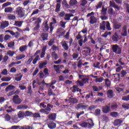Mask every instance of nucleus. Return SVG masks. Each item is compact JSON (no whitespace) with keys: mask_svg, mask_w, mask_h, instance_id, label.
<instances>
[{"mask_svg":"<svg viewBox=\"0 0 129 129\" xmlns=\"http://www.w3.org/2000/svg\"><path fill=\"white\" fill-rule=\"evenodd\" d=\"M28 46L27 45H22L19 47V51L20 52H24V51H27Z\"/></svg>","mask_w":129,"mask_h":129,"instance_id":"cd10ccee","label":"nucleus"},{"mask_svg":"<svg viewBox=\"0 0 129 129\" xmlns=\"http://www.w3.org/2000/svg\"><path fill=\"white\" fill-rule=\"evenodd\" d=\"M51 56L53 57V58H54L55 60H57V59L58 58V55L57 54V53H56V52L55 51L52 52Z\"/></svg>","mask_w":129,"mask_h":129,"instance_id":"13d9d810","label":"nucleus"},{"mask_svg":"<svg viewBox=\"0 0 129 129\" xmlns=\"http://www.w3.org/2000/svg\"><path fill=\"white\" fill-rule=\"evenodd\" d=\"M107 97L109 98H112L114 95H113V91L112 90H109L107 92Z\"/></svg>","mask_w":129,"mask_h":129,"instance_id":"6ab92c4d","label":"nucleus"},{"mask_svg":"<svg viewBox=\"0 0 129 129\" xmlns=\"http://www.w3.org/2000/svg\"><path fill=\"white\" fill-rule=\"evenodd\" d=\"M42 23V19H41L40 17L36 19V22H35L34 24L35 25H40V24Z\"/></svg>","mask_w":129,"mask_h":129,"instance_id":"3c124183","label":"nucleus"},{"mask_svg":"<svg viewBox=\"0 0 129 129\" xmlns=\"http://www.w3.org/2000/svg\"><path fill=\"white\" fill-rule=\"evenodd\" d=\"M77 86L80 87H83L84 86V83L82 82V81L78 80L76 82Z\"/></svg>","mask_w":129,"mask_h":129,"instance_id":"72a5a7b5","label":"nucleus"},{"mask_svg":"<svg viewBox=\"0 0 129 129\" xmlns=\"http://www.w3.org/2000/svg\"><path fill=\"white\" fill-rule=\"evenodd\" d=\"M48 37H49V33H42L40 35L42 41H48Z\"/></svg>","mask_w":129,"mask_h":129,"instance_id":"9d476101","label":"nucleus"},{"mask_svg":"<svg viewBox=\"0 0 129 129\" xmlns=\"http://www.w3.org/2000/svg\"><path fill=\"white\" fill-rule=\"evenodd\" d=\"M107 11V9L104 8V7H103L102 8V10H101V14L103 15L104 16H105L106 15V11Z\"/></svg>","mask_w":129,"mask_h":129,"instance_id":"bf43d9fd","label":"nucleus"},{"mask_svg":"<svg viewBox=\"0 0 129 129\" xmlns=\"http://www.w3.org/2000/svg\"><path fill=\"white\" fill-rule=\"evenodd\" d=\"M117 107V104L116 103H112L110 105V109H112V110H116Z\"/></svg>","mask_w":129,"mask_h":129,"instance_id":"b1692460","label":"nucleus"},{"mask_svg":"<svg viewBox=\"0 0 129 129\" xmlns=\"http://www.w3.org/2000/svg\"><path fill=\"white\" fill-rule=\"evenodd\" d=\"M16 88V86L10 85L7 86L5 89L6 92H9V91H12V90H14Z\"/></svg>","mask_w":129,"mask_h":129,"instance_id":"4468645a","label":"nucleus"},{"mask_svg":"<svg viewBox=\"0 0 129 129\" xmlns=\"http://www.w3.org/2000/svg\"><path fill=\"white\" fill-rule=\"evenodd\" d=\"M122 108L124 109H129V103H125L122 105Z\"/></svg>","mask_w":129,"mask_h":129,"instance_id":"e2e57ef3","label":"nucleus"},{"mask_svg":"<svg viewBox=\"0 0 129 129\" xmlns=\"http://www.w3.org/2000/svg\"><path fill=\"white\" fill-rule=\"evenodd\" d=\"M46 50H47V46H45L42 47V52L40 54L41 58H45V55L46 54Z\"/></svg>","mask_w":129,"mask_h":129,"instance_id":"dca6fc26","label":"nucleus"},{"mask_svg":"<svg viewBox=\"0 0 129 129\" xmlns=\"http://www.w3.org/2000/svg\"><path fill=\"white\" fill-rule=\"evenodd\" d=\"M9 25H10V24L9 23V21H3L0 25V28L1 29H2V30H4V29L7 28V27H8Z\"/></svg>","mask_w":129,"mask_h":129,"instance_id":"9b49d317","label":"nucleus"},{"mask_svg":"<svg viewBox=\"0 0 129 129\" xmlns=\"http://www.w3.org/2000/svg\"><path fill=\"white\" fill-rule=\"evenodd\" d=\"M96 82H102V81H103V78L102 77H100L96 79L95 80Z\"/></svg>","mask_w":129,"mask_h":129,"instance_id":"774afa93","label":"nucleus"},{"mask_svg":"<svg viewBox=\"0 0 129 129\" xmlns=\"http://www.w3.org/2000/svg\"><path fill=\"white\" fill-rule=\"evenodd\" d=\"M13 9L12 7H7L5 9V13H12Z\"/></svg>","mask_w":129,"mask_h":129,"instance_id":"ea45409f","label":"nucleus"},{"mask_svg":"<svg viewBox=\"0 0 129 129\" xmlns=\"http://www.w3.org/2000/svg\"><path fill=\"white\" fill-rule=\"evenodd\" d=\"M62 46L64 50H65L66 51L69 49V46H68L67 42L66 41L63 42V43L62 44Z\"/></svg>","mask_w":129,"mask_h":129,"instance_id":"c756f323","label":"nucleus"},{"mask_svg":"<svg viewBox=\"0 0 129 129\" xmlns=\"http://www.w3.org/2000/svg\"><path fill=\"white\" fill-rule=\"evenodd\" d=\"M69 100L70 102H71V103H73L74 104L78 102V100H77V99L76 98H71V97H70L69 98Z\"/></svg>","mask_w":129,"mask_h":129,"instance_id":"5701e85b","label":"nucleus"},{"mask_svg":"<svg viewBox=\"0 0 129 129\" xmlns=\"http://www.w3.org/2000/svg\"><path fill=\"white\" fill-rule=\"evenodd\" d=\"M12 100L15 104H21V103H22V101H23L22 99L20 98V96H19V95H15L13 96Z\"/></svg>","mask_w":129,"mask_h":129,"instance_id":"423d86ee","label":"nucleus"},{"mask_svg":"<svg viewBox=\"0 0 129 129\" xmlns=\"http://www.w3.org/2000/svg\"><path fill=\"white\" fill-rule=\"evenodd\" d=\"M18 118H22V117H26L25 113L24 111H19L18 113Z\"/></svg>","mask_w":129,"mask_h":129,"instance_id":"aec40b11","label":"nucleus"},{"mask_svg":"<svg viewBox=\"0 0 129 129\" xmlns=\"http://www.w3.org/2000/svg\"><path fill=\"white\" fill-rule=\"evenodd\" d=\"M102 111L103 113H108V112L111 111L110 109V103H108L107 105L104 106L102 107Z\"/></svg>","mask_w":129,"mask_h":129,"instance_id":"6e6552de","label":"nucleus"},{"mask_svg":"<svg viewBox=\"0 0 129 129\" xmlns=\"http://www.w3.org/2000/svg\"><path fill=\"white\" fill-rule=\"evenodd\" d=\"M64 68V66L63 65H53V68L55 70V72H56V74H60V72L62 68Z\"/></svg>","mask_w":129,"mask_h":129,"instance_id":"1a4fd4ad","label":"nucleus"},{"mask_svg":"<svg viewBox=\"0 0 129 129\" xmlns=\"http://www.w3.org/2000/svg\"><path fill=\"white\" fill-rule=\"evenodd\" d=\"M8 47L10 49H13L14 47H15V42H10L8 43Z\"/></svg>","mask_w":129,"mask_h":129,"instance_id":"c03bdc74","label":"nucleus"},{"mask_svg":"<svg viewBox=\"0 0 129 129\" xmlns=\"http://www.w3.org/2000/svg\"><path fill=\"white\" fill-rule=\"evenodd\" d=\"M73 92L74 93H75V92H76V91L79 92H81V91H82V90L79 89V88H78V86L77 85H74L73 86Z\"/></svg>","mask_w":129,"mask_h":129,"instance_id":"4be33fe9","label":"nucleus"},{"mask_svg":"<svg viewBox=\"0 0 129 129\" xmlns=\"http://www.w3.org/2000/svg\"><path fill=\"white\" fill-rule=\"evenodd\" d=\"M14 54H16V52L14 51L9 50L7 51V55L10 57H13Z\"/></svg>","mask_w":129,"mask_h":129,"instance_id":"de8ad7c7","label":"nucleus"},{"mask_svg":"<svg viewBox=\"0 0 129 129\" xmlns=\"http://www.w3.org/2000/svg\"><path fill=\"white\" fill-rule=\"evenodd\" d=\"M106 23L105 21H103L102 23L100 25V30H102L103 31H105V25Z\"/></svg>","mask_w":129,"mask_h":129,"instance_id":"c85d7f7f","label":"nucleus"},{"mask_svg":"<svg viewBox=\"0 0 129 129\" xmlns=\"http://www.w3.org/2000/svg\"><path fill=\"white\" fill-rule=\"evenodd\" d=\"M38 60H40V55H36L35 58L33 60V64H34V65L37 64V62H38Z\"/></svg>","mask_w":129,"mask_h":129,"instance_id":"e433bc0d","label":"nucleus"},{"mask_svg":"<svg viewBox=\"0 0 129 129\" xmlns=\"http://www.w3.org/2000/svg\"><path fill=\"white\" fill-rule=\"evenodd\" d=\"M32 117H34V118H40L41 117V114H40V113H33Z\"/></svg>","mask_w":129,"mask_h":129,"instance_id":"8fccbe9b","label":"nucleus"},{"mask_svg":"<svg viewBox=\"0 0 129 129\" xmlns=\"http://www.w3.org/2000/svg\"><path fill=\"white\" fill-rule=\"evenodd\" d=\"M48 126L49 128L54 129L56 128V123L53 122H51L48 124Z\"/></svg>","mask_w":129,"mask_h":129,"instance_id":"393cba45","label":"nucleus"},{"mask_svg":"<svg viewBox=\"0 0 129 129\" xmlns=\"http://www.w3.org/2000/svg\"><path fill=\"white\" fill-rule=\"evenodd\" d=\"M16 13L18 16L19 18H23V17H25L24 8L21 7H18L16 10Z\"/></svg>","mask_w":129,"mask_h":129,"instance_id":"f03ea898","label":"nucleus"},{"mask_svg":"<svg viewBox=\"0 0 129 129\" xmlns=\"http://www.w3.org/2000/svg\"><path fill=\"white\" fill-rule=\"evenodd\" d=\"M25 117H28V116H33V112L30 111H26L25 112Z\"/></svg>","mask_w":129,"mask_h":129,"instance_id":"58836bf2","label":"nucleus"},{"mask_svg":"<svg viewBox=\"0 0 129 129\" xmlns=\"http://www.w3.org/2000/svg\"><path fill=\"white\" fill-rule=\"evenodd\" d=\"M42 31L44 33L48 32L50 27H49V24H48V21H46L43 22L41 26Z\"/></svg>","mask_w":129,"mask_h":129,"instance_id":"39448f33","label":"nucleus"},{"mask_svg":"<svg viewBox=\"0 0 129 129\" xmlns=\"http://www.w3.org/2000/svg\"><path fill=\"white\" fill-rule=\"evenodd\" d=\"M106 29L107 31H111V27H110V23L107 21L106 24Z\"/></svg>","mask_w":129,"mask_h":129,"instance_id":"a19ab883","label":"nucleus"},{"mask_svg":"<svg viewBox=\"0 0 129 129\" xmlns=\"http://www.w3.org/2000/svg\"><path fill=\"white\" fill-rule=\"evenodd\" d=\"M90 96H91L92 97H93V96H95V95H93V92L91 91L88 94L86 95V99H89V98H90Z\"/></svg>","mask_w":129,"mask_h":129,"instance_id":"79ce46f5","label":"nucleus"},{"mask_svg":"<svg viewBox=\"0 0 129 129\" xmlns=\"http://www.w3.org/2000/svg\"><path fill=\"white\" fill-rule=\"evenodd\" d=\"M97 23V19L96 17L94 16H91L90 17V24L91 25H93L94 24H96Z\"/></svg>","mask_w":129,"mask_h":129,"instance_id":"2eb2a0df","label":"nucleus"},{"mask_svg":"<svg viewBox=\"0 0 129 129\" xmlns=\"http://www.w3.org/2000/svg\"><path fill=\"white\" fill-rule=\"evenodd\" d=\"M57 117V114L56 113H50L48 115V118L49 120H55Z\"/></svg>","mask_w":129,"mask_h":129,"instance_id":"f8f14e48","label":"nucleus"},{"mask_svg":"<svg viewBox=\"0 0 129 129\" xmlns=\"http://www.w3.org/2000/svg\"><path fill=\"white\" fill-rule=\"evenodd\" d=\"M122 100H123V101H129V95L123 96Z\"/></svg>","mask_w":129,"mask_h":129,"instance_id":"680f3d73","label":"nucleus"},{"mask_svg":"<svg viewBox=\"0 0 129 129\" xmlns=\"http://www.w3.org/2000/svg\"><path fill=\"white\" fill-rule=\"evenodd\" d=\"M67 22H63L62 21H60L59 22V26L62 28L63 29H65L66 28V23Z\"/></svg>","mask_w":129,"mask_h":129,"instance_id":"49530a36","label":"nucleus"},{"mask_svg":"<svg viewBox=\"0 0 129 129\" xmlns=\"http://www.w3.org/2000/svg\"><path fill=\"white\" fill-rule=\"evenodd\" d=\"M110 115H111V116H112V117H117L118 116V112H111L110 113Z\"/></svg>","mask_w":129,"mask_h":129,"instance_id":"a18cd8bd","label":"nucleus"},{"mask_svg":"<svg viewBox=\"0 0 129 129\" xmlns=\"http://www.w3.org/2000/svg\"><path fill=\"white\" fill-rule=\"evenodd\" d=\"M47 65V62H43L42 63H40L39 66V69H42V68L44 67V66Z\"/></svg>","mask_w":129,"mask_h":129,"instance_id":"0e129e2a","label":"nucleus"},{"mask_svg":"<svg viewBox=\"0 0 129 129\" xmlns=\"http://www.w3.org/2000/svg\"><path fill=\"white\" fill-rule=\"evenodd\" d=\"M112 40L113 42H117L118 41V35L117 33H115L114 35L112 37Z\"/></svg>","mask_w":129,"mask_h":129,"instance_id":"a878e982","label":"nucleus"},{"mask_svg":"<svg viewBox=\"0 0 129 129\" xmlns=\"http://www.w3.org/2000/svg\"><path fill=\"white\" fill-rule=\"evenodd\" d=\"M26 57V55L25 54H20V55L16 57V59L17 60H22V59H24Z\"/></svg>","mask_w":129,"mask_h":129,"instance_id":"5fc2aeb1","label":"nucleus"},{"mask_svg":"<svg viewBox=\"0 0 129 129\" xmlns=\"http://www.w3.org/2000/svg\"><path fill=\"white\" fill-rule=\"evenodd\" d=\"M69 4L72 7L73 6H76V5H77V4H78V2L76 0H70Z\"/></svg>","mask_w":129,"mask_h":129,"instance_id":"4c0bfd02","label":"nucleus"},{"mask_svg":"<svg viewBox=\"0 0 129 129\" xmlns=\"http://www.w3.org/2000/svg\"><path fill=\"white\" fill-rule=\"evenodd\" d=\"M73 15H71L70 14H66L64 16L65 17L64 18V20H65V21H69L71 17H73Z\"/></svg>","mask_w":129,"mask_h":129,"instance_id":"09e8293b","label":"nucleus"},{"mask_svg":"<svg viewBox=\"0 0 129 129\" xmlns=\"http://www.w3.org/2000/svg\"><path fill=\"white\" fill-rule=\"evenodd\" d=\"M87 107H88V105L84 104V103H81L78 104L76 108L77 109V110H79V109L83 110L84 109H86Z\"/></svg>","mask_w":129,"mask_h":129,"instance_id":"0eeeda50","label":"nucleus"},{"mask_svg":"<svg viewBox=\"0 0 129 129\" xmlns=\"http://www.w3.org/2000/svg\"><path fill=\"white\" fill-rule=\"evenodd\" d=\"M88 128H91L92 127L94 126V123H93V120L92 119H88Z\"/></svg>","mask_w":129,"mask_h":129,"instance_id":"a211bd4d","label":"nucleus"},{"mask_svg":"<svg viewBox=\"0 0 129 129\" xmlns=\"http://www.w3.org/2000/svg\"><path fill=\"white\" fill-rule=\"evenodd\" d=\"M121 23L118 22H114L113 24V29L115 30H119L121 27Z\"/></svg>","mask_w":129,"mask_h":129,"instance_id":"ddd939ff","label":"nucleus"},{"mask_svg":"<svg viewBox=\"0 0 129 129\" xmlns=\"http://www.w3.org/2000/svg\"><path fill=\"white\" fill-rule=\"evenodd\" d=\"M92 88L93 89V91H92L93 93L99 92L100 91L99 88L97 87V86H93L92 87Z\"/></svg>","mask_w":129,"mask_h":129,"instance_id":"f704fd0d","label":"nucleus"},{"mask_svg":"<svg viewBox=\"0 0 129 129\" xmlns=\"http://www.w3.org/2000/svg\"><path fill=\"white\" fill-rule=\"evenodd\" d=\"M12 78L8 77H4L1 79L2 81L3 82H8V81H11Z\"/></svg>","mask_w":129,"mask_h":129,"instance_id":"473e14b6","label":"nucleus"},{"mask_svg":"<svg viewBox=\"0 0 129 129\" xmlns=\"http://www.w3.org/2000/svg\"><path fill=\"white\" fill-rule=\"evenodd\" d=\"M122 123V120L120 119H116L114 121V125L115 126H117L118 125H120Z\"/></svg>","mask_w":129,"mask_h":129,"instance_id":"7c9ffc66","label":"nucleus"},{"mask_svg":"<svg viewBox=\"0 0 129 129\" xmlns=\"http://www.w3.org/2000/svg\"><path fill=\"white\" fill-rule=\"evenodd\" d=\"M5 118L7 121H10V120H11V116L9 115V114H6Z\"/></svg>","mask_w":129,"mask_h":129,"instance_id":"69168bd1","label":"nucleus"},{"mask_svg":"<svg viewBox=\"0 0 129 129\" xmlns=\"http://www.w3.org/2000/svg\"><path fill=\"white\" fill-rule=\"evenodd\" d=\"M61 9V4H56L55 6V13H59L60 12Z\"/></svg>","mask_w":129,"mask_h":129,"instance_id":"bb28decb","label":"nucleus"},{"mask_svg":"<svg viewBox=\"0 0 129 129\" xmlns=\"http://www.w3.org/2000/svg\"><path fill=\"white\" fill-rule=\"evenodd\" d=\"M79 79H81L84 84L88 83V81H89V76L79 75Z\"/></svg>","mask_w":129,"mask_h":129,"instance_id":"20e7f679","label":"nucleus"},{"mask_svg":"<svg viewBox=\"0 0 129 129\" xmlns=\"http://www.w3.org/2000/svg\"><path fill=\"white\" fill-rule=\"evenodd\" d=\"M105 84L107 87H109V86H110V81H109V79H106L105 80Z\"/></svg>","mask_w":129,"mask_h":129,"instance_id":"864d4df0","label":"nucleus"},{"mask_svg":"<svg viewBox=\"0 0 129 129\" xmlns=\"http://www.w3.org/2000/svg\"><path fill=\"white\" fill-rule=\"evenodd\" d=\"M114 78H115V79H120V74H113Z\"/></svg>","mask_w":129,"mask_h":129,"instance_id":"052dcab7","label":"nucleus"},{"mask_svg":"<svg viewBox=\"0 0 129 129\" xmlns=\"http://www.w3.org/2000/svg\"><path fill=\"white\" fill-rule=\"evenodd\" d=\"M126 74H127V73H126V72H125L124 70H122L121 72L120 77H124Z\"/></svg>","mask_w":129,"mask_h":129,"instance_id":"338daca9","label":"nucleus"},{"mask_svg":"<svg viewBox=\"0 0 129 129\" xmlns=\"http://www.w3.org/2000/svg\"><path fill=\"white\" fill-rule=\"evenodd\" d=\"M100 65V63L97 61L93 64V67H94V68H98V69H100V67H99Z\"/></svg>","mask_w":129,"mask_h":129,"instance_id":"603ef678","label":"nucleus"},{"mask_svg":"<svg viewBox=\"0 0 129 129\" xmlns=\"http://www.w3.org/2000/svg\"><path fill=\"white\" fill-rule=\"evenodd\" d=\"M23 23H24V21H15L14 23V26L21 28V27H22V26L23 25Z\"/></svg>","mask_w":129,"mask_h":129,"instance_id":"412c9836","label":"nucleus"},{"mask_svg":"<svg viewBox=\"0 0 129 129\" xmlns=\"http://www.w3.org/2000/svg\"><path fill=\"white\" fill-rule=\"evenodd\" d=\"M118 63L120 64V65H121L122 66H124L125 65V63H124V58L121 57L118 60Z\"/></svg>","mask_w":129,"mask_h":129,"instance_id":"2f4dec72","label":"nucleus"},{"mask_svg":"<svg viewBox=\"0 0 129 129\" xmlns=\"http://www.w3.org/2000/svg\"><path fill=\"white\" fill-rule=\"evenodd\" d=\"M40 106H42L43 108L41 109L39 111L42 113H44L46 115H48L50 113L52 108H53V105L51 104H47V106L45 105V102H42L40 104Z\"/></svg>","mask_w":129,"mask_h":129,"instance_id":"f257e3e1","label":"nucleus"},{"mask_svg":"<svg viewBox=\"0 0 129 129\" xmlns=\"http://www.w3.org/2000/svg\"><path fill=\"white\" fill-rule=\"evenodd\" d=\"M12 120L13 122H15V123H18V122L19 121V118L17 116H14L12 118Z\"/></svg>","mask_w":129,"mask_h":129,"instance_id":"6e6d98bb","label":"nucleus"},{"mask_svg":"<svg viewBox=\"0 0 129 129\" xmlns=\"http://www.w3.org/2000/svg\"><path fill=\"white\" fill-rule=\"evenodd\" d=\"M18 109H20V110H25L29 108V106L27 105H20L19 106H17Z\"/></svg>","mask_w":129,"mask_h":129,"instance_id":"f3484780","label":"nucleus"},{"mask_svg":"<svg viewBox=\"0 0 129 129\" xmlns=\"http://www.w3.org/2000/svg\"><path fill=\"white\" fill-rule=\"evenodd\" d=\"M80 125L82 127H88V122H83L80 124Z\"/></svg>","mask_w":129,"mask_h":129,"instance_id":"4d7b16f0","label":"nucleus"},{"mask_svg":"<svg viewBox=\"0 0 129 129\" xmlns=\"http://www.w3.org/2000/svg\"><path fill=\"white\" fill-rule=\"evenodd\" d=\"M112 50L114 53L116 54H121V48L117 44L113 45L112 46Z\"/></svg>","mask_w":129,"mask_h":129,"instance_id":"7ed1b4c3","label":"nucleus"},{"mask_svg":"<svg viewBox=\"0 0 129 129\" xmlns=\"http://www.w3.org/2000/svg\"><path fill=\"white\" fill-rule=\"evenodd\" d=\"M27 89H28L27 94H30V96H31L32 94H33V91L32 90V86H29L27 87Z\"/></svg>","mask_w":129,"mask_h":129,"instance_id":"37998d69","label":"nucleus"},{"mask_svg":"<svg viewBox=\"0 0 129 129\" xmlns=\"http://www.w3.org/2000/svg\"><path fill=\"white\" fill-rule=\"evenodd\" d=\"M8 20L15 21V20H16V16L12 15V14H9L8 15Z\"/></svg>","mask_w":129,"mask_h":129,"instance_id":"c9c22d12","label":"nucleus"}]
</instances>
